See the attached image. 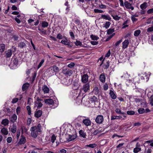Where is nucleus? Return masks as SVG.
<instances>
[{
  "instance_id": "f257e3e1",
  "label": "nucleus",
  "mask_w": 153,
  "mask_h": 153,
  "mask_svg": "<svg viewBox=\"0 0 153 153\" xmlns=\"http://www.w3.org/2000/svg\"><path fill=\"white\" fill-rule=\"evenodd\" d=\"M41 127L42 126L40 124H39L37 126H34L32 127L30 129L31 136L34 138L36 137L38 133L41 132Z\"/></svg>"
},
{
  "instance_id": "f03ea898",
  "label": "nucleus",
  "mask_w": 153,
  "mask_h": 153,
  "mask_svg": "<svg viewBox=\"0 0 153 153\" xmlns=\"http://www.w3.org/2000/svg\"><path fill=\"white\" fill-rule=\"evenodd\" d=\"M42 102H43V100L37 97L36 100L35 101V107H36L38 108H39L43 105Z\"/></svg>"
},
{
  "instance_id": "7ed1b4c3",
  "label": "nucleus",
  "mask_w": 153,
  "mask_h": 153,
  "mask_svg": "<svg viewBox=\"0 0 153 153\" xmlns=\"http://www.w3.org/2000/svg\"><path fill=\"white\" fill-rule=\"evenodd\" d=\"M104 121L103 117L102 115H97L95 119V121L97 124H102Z\"/></svg>"
},
{
  "instance_id": "20e7f679",
  "label": "nucleus",
  "mask_w": 153,
  "mask_h": 153,
  "mask_svg": "<svg viewBox=\"0 0 153 153\" xmlns=\"http://www.w3.org/2000/svg\"><path fill=\"white\" fill-rule=\"evenodd\" d=\"M48 70L50 71H51L53 73H55L56 74L58 73L59 71V68L56 65L50 67Z\"/></svg>"
},
{
  "instance_id": "39448f33",
  "label": "nucleus",
  "mask_w": 153,
  "mask_h": 153,
  "mask_svg": "<svg viewBox=\"0 0 153 153\" xmlns=\"http://www.w3.org/2000/svg\"><path fill=\"white\" fill-rule=\"evenodd\" d=\"M90 90V85L89 83H86L81 88V92L83 91L84 93H86L87 92L88 90Z\"/></svg>"
},
{
  "instance_id": "423d86ee",
  "label": "nucleus",
  "mask_w": 153,
  "mask_h": 153,
  "mask_svg": "<svg viewBox=\"0 0 153 153\" xmlns=\"http://www.w3.org/2000/svg\"><path fill=\"white\" fill-rule=\"evenodd\" d=\"M85 118L82 120V123L84 125L86 126H90L91 125V120L88 117Z\"/></svg>"
},
{
  "instance_id": "0eeeda50",
  "label": "nucleus",
  "mask_w": 153,
  "mask_h": 153,
  "mask_svg": "<svg viewBox=\"0 0 153 153\" xmlns=\"http://www.w3.org/2000/svg\"><path fill=\"white\" fill-rule=\"evenodd\" d=\"M88 80V76L87 74H85L81 76V81L84 83H87Z\"/></svg>"
},
{
  "instance_id": "6e6552de",
  "label": "nucleus",
  "mask_w": 153,
  "mask_h": 153,
  "mask_svg": "<svg viewBox=\"0 0 153 153\" xmlns=\"http://www.w3.org/2000/svg\"><path fill=\"white\" fill-rule=\"evenodd\" d=\"M124 4V6L126 8L128 9H131V10H134V7L132 6V5L131 4L129 3L128 1H125Z\"/></svg>"
},
{
  "instance_id": "1a4fd4ad",
  "label": "nucleus",
  "mask_w": 153,
  "mask_h": 153,
  "mask_svg": "<svg viewBox=\"0 0 153 153\" xmlns=\"http://www.w3.org/2000/svg\"><path fill=\"white\" fill-rule=\"evenodd\" d=\"M26 142V139L25 136L23 135H21L20 138L18 143L19 144H23L25 143Z\"/></svg>"
},
{
  "instance_id": "9d476101",
  "label": "nucleus",
  "mask_w": 153,
  "mask_h": 153,
  "mask_svg": "<svg viewBox=\"0 0 153 153\" xmlns=\"http://www.w3.org/2000/svg\"><path fill=\"white\" fill-rule=\"evenodd\" d=\"M76 137V136L74 135L68 134V135L67 137L66 138L68 142H70L74 140Z\"/></svg>"
},
{
  "instance_id": "9b49d317",
  "label": "nucleus",
  "mask_w": 153,
  "mask_h": 153,
  "mask_svg": "<svg viewBox=\"0 0 153 153\" xmlns=\"http://www.w3.org/2000/svg\"><path fill=\"white\" fill-rule=\"evenodd\" d=\"M83 118H86V117L79 115L75 119L74 121L75 122L78 121L81 123L82 122V120L84 119Z\"/></svg>"
},
{
  "instance_id": "f8f14e48",
  "label": "nucleus",
  "mask_w": 153,
  "mask_h": 153,
  "mask_svg": "<svg viewBox=\"0 0 153 153\" xmlns=\"http://www.w3.org/2000/svg\"><path fill=\"white\" fill-rule=\"evenodd\" d=\"M129 44V41L128 39L125 40L122 43L123 44V48L126 49L128 46Z\"/></svg>"
},
{
  "instance_id": "ddd939ff",
  "label": "nucleus",
  "mask_w": 153,
  "mask_h": 153,
  "mask_svg": "<svg viewBox=\"0 0 153 153\" xmlns=\"http://www.w3.org/2000/svg\"><path fill=\"white\" fill-rule=\"evenodd\" d=\"M29 86L30 84L28 82H26L24 84L22 87V91H26L28 89Z\"/></svg>"
},
{
  "instance_id": "4468645a",
  "label": "nucleus",
  "mask_w": 153,
  "mask_h": 153,
  "mask_svg": "<svg viewBox=\"0 0 153 153\" xmlns=\"http://www.w3.org/2000/svg\"><path fill=\"white\" fill-rule=\"evenodd\" d=\"M64 5L65 6H67V7L65 9V13L67 14L68 13V12L70 10V5L68 4V2L67 1L65 3Z\"/></svg>"
},
{
  "instance_id": "2eb2a0df",
  "label": "nucleus",
  "mask_w": 153,
  "mask_h": 153,
  "mask_svg": "<svg viewBox=\"0 0 153 153\" xmlns=\"http://www.w3.org/2000/svg\"><path fill=\"white\" fill-rule=\"evenodd\" d=\"M42 111L40 110H39L35 112L34 116L38 118L42 116Z\"/></svg>"
},
{
  "instance_id": "dca6fc26",
  "label": "nucleus",
  "mask_w": 153,
  "mask_h": 153,
  "mask_svg": "<svg viewBox=\"0 0 153 153\" xmlns=\"http://www.w3.org/2000/svg\"><path fill=\"white\" fill-rule=\"evenodd\" d=\"M42 90L44 94H47L49 93V89L46 85H44L42 87Z\"/></svg>"
},
{
  "instance_id": "f3484780",
  "label": "nucleus",
  "mask_w": 153,
  "mask_h": 153,
  "mask_svg": "<svg viewBox=\"0 0 153 153\" xmlns=\"http://www.w3.org/2000/svg\"><path fill=\"white\" fill-rule=\"evenodd\" d=\"M45 102L49 105H52L54 103V101L52 99H48L45 100Z\"/></svg>"
},
{
  "instance_id": "a211bd4d",
  "label": "nucleus",
  "mask_w": 153,
  "mask_h": 153,
  "mask_svg": "<svg viewBox=\"0 0 153 153\" xmlns=\"http://www.w3.org/2000/svg\"><path fill=\"white\" fill-rule=\"evenodd\" d=\"M6 56L7 58L10 57L12 55V51L10 49L8 50L6 52H5Z\"/></svg>"
},
{
  "instance_id": "6ab92c4d",
  "label": "nucleus",
  "mask_w": 153,
  "mask_h": 153,
  "mask_svg": "<svg viewBox=\"0 0 153 153\" xmlns=\"http://www.w3.org/2000/svg\"><path fill=\"white\" fill-rule=\"evenodd\" d=\"M72 73V71L69 69H66L64 71V74L66 75L70 76Z\"/></svg>"
},
{
  "instance_id": "aec40b11",
  "label": "nucleus",
  "mask_w": 153,
  "mask_h": 153,
  "mask_svg": "<svg viewBox=\"0 0 153 153\" xmlns=\"http://www.w3.org/2000/svg\"><path fill=\"white\" fill-rule=\"evenodd\" d=\"M100 79L102 82L104 83L105 82V76L104 74H102L100 75Z\"/></svg>"
},
{
  "instance_id": "412c9836",
  "label": "nucleus",
  "mask_w": 153,
  "mask_h": 153,
  "mask_svg": "<svg viewBox=\"0 0 153 153\" xmlns=\"http://www.w3.org/2000/svg\"><path fill=\"white\" fill-rule=\"evenodd\" d=\"M122 118V120H124V119L122 118V117L120 116H113L112 115L111 117V120H113L115 119L119 120Z\"/></svg>"
},
{
  "instance_id": "4be33fe9",
  "label": "nucleus",
  "mask_w": 153,
  "mask_h": 153,
  "mask_svg": "<svg viewBox=\"0 0 153 153\" xmlns=\"http://www.w3.org/2000/svg\"><path fill=\"white\" fill-rule=\"evenodd\" d=\"M101 18L105 20H107L109 21H110L111 20V18L110 17V16L109 15H102L101 17Z\"/></svg>"
},
{
  "instance_id": "5701e85b",
  "label": "nucleus",
  "mask_w": 153,
  "mask_h": 153,
  "mask_svg": "<svg viewBox=\"0 0 153 153\" xmlns=\"http://www.w3.org/2000/svg\"><path fill=\"white\" fill-rule=\"evenodd\" d=\"M147 7V4L146 2H144L140 6V8L143 10L146 9Z\"/></svg>"
},
{
  "instance_id": "b1692460",
  "label": "nucleus",
  "mask_w": 153,
  "mask_h": 153,
  "mask_svg": "<svg viewBox=\"0 0 153 153\" xmlns=\"http://www.w3.org/2000/svg\"><path fill=\"white\" fill-rule=\"evenodd\" d=\"M11 119L10 121L14 123L16 121L17 119V116L16 114H14L11 116Z\"/></svg>"
},
{
  "instance_id": "393cba45",
  "label": "nucleus",
  "mask_w": 153,
  "mask_h": 153,
  "mask_svg": "<svg viewBox=\"0 0 153 153\" xmlns=\"http://www.w3.org/2000/svg\"><path fill=\"white\" fill-rule=\"evenodd\" d=\"M61 42L62 44L65 45H69V42L68 41V39L67 38H65L62 39Z\"/></svg>"
},
{
  "instance_id": "a878e982",
  "label": "nucleus",
  "mask_w": 153,
  "mask_h": 153,
  "mask_svg": "<svg viewBox=\"0 0 153 153\" xmlns=\"http://www.w3.org/2000/svg\"><path fill=\"white\" fill-rule=\"evenodd\" d=\"M109 94L112 99H115L116 98L117 96L113 91L110 90Z\"/></svg>"
},
{
  "instance_id": "bb28decb",
  "label": "nucleus",
  "mask_w": 153,
  "mask_h": 153,
  "mask_svg": "<svg viewBox=\"0 0 153 153\" xmlns=\"http://www.w3.org/2000/svg\"><path fill=\"white\" fill-rule=\"evenodd\" d=\"M9 123V121L7 119H4L2 120L1 123L4 126L7 125Z\"/></svg>"
},
{
  "instance_id": "cd10ccee",
  "label": "nucleus",
  "mask_w": 153,
  "mask_h": 153,
  "mask_svg": "<svg viewBox=\"0 0 153 153\" xmlns=\"http://www.w3.org/2000/svg\"><path fill=\"white\" fill-rule=\"evenodd\" d=\"M1 131V133L4 135L7 134L8 133L7 129L5 128H2Z\"/></svg>"
},
{
  "instance_id": "c85d7f7f",
  "label": "nucleus",
  "mask_w": 153,
  "mask_h": 153,
  "mask_svg": "<svg viewBox=\"0 0 153 153\" xmlns=\"http://www.w3.org/2000/svg\"><path fill=\"white\" fill-rule=\"evenodd\" d=\"M5 45L4 44H1L0 45V52H3L5 50Z\"/></svg>"
},
{
  "instance_id": "c756f323",
  "label": "nucleus",
  "mask_w": 153,
  "mask_h": 153,
  "mask_svg": "<svg viewBox=\"0 0 153 153\" xmlns=\"http://www.w3.org/2000/svg\"><path fill=\"white\" fill-rule=\"evenodd\" d=\"M26 46L25 43L23 42H21L18 44V47L21 48H23Z\"/></svg>"
},
{
  "instance_id": "7c9ffc66",
  "label": "nucleus",
  "mask_w": 153,
  "mask_h": 153,
  "mask_svg": "<svg viewBox=\"0 0 153 153\" xmlns=\"http://www.w3.org/2000/svg\"><path fill=\"white\" fill-rule=\"evenodd\" d=\"M79 134H80V136L84 138H85L86 133L84 132L82 130H80L79 131Z\"/></svg>"
},
{
  "instance_id": "2f4dec72",
  "label": "nucleus",
  "mask_w": 153,
  "mask_h": 153,
  "mask_svg": "<svg viewBox=\"0 0 153 153\" xmlns=\"http://www.w3.org/2000/svg\"><path fill=\"white\" fill-rule=\"evenodd\" d=\"M42 26V27H47L48 26V23L45 21H42L41 23Z\"/></svg>"
},
{
  "instance_id": "473e14b6",
  "label": "nucleus",
  "mask_w": 153,
  "mask_h": 153,
  "mask_svg": "<svg viewBox=\"0 0 153 153\" xmlns=\"http://www.w3.org/2000/svg\"><path fill=\"white\" fill-rule=\"evenodd\" d=\"M90 100L91 102H96L97 101V99L95 96H93L90 98Z\"/></svg>"
},
{
  "instance_id": "72a5a7b5",
  "label": "nucleus",
  "mask_w": 153,
  "mask_h": 153,
  "mask_svg": "<svg viewBox=\"0 0 153 153\" xmlns=\"http://www.w3.org/2000/svg\"><path fill=\"white\" fill-rule=\"evenodd\" d=\"M111 23L109 22H106L103 25V27L106 29H107L109 27Z\"/></svg>"
},
{
  "instance_id": "f704fd0d",
  "label": "nucleus",
  "mask_w": 153,
  "mask_h": 153,
  "mask_svg": "<svg viewBox=\"0 0 153 153\" xmlns=\"http://www.w3.org/2000/svg\"><path fill=\"white\" fill-rule=\"evenodd\" d=\"M17 130V127L16 126L13 125V127L11 128V132L13 133H15Z\"/></svg>"
},
{
  "instance_id": "c9c22d12",
  "label": "nucleus",
  "mask_w": 153,
  "mask_h": 153,
  "mask_svg": "<svg viewBox=\"0 0 153 153\" xmlns=\"http://www.w3.org/2000/svg\"><path fill=\"white\" fill-rule=\"evenodd\" d=\"M90 38L92 40H97L99 39V37L93 34H91L90 35Z\"/></svg>"
},
{
  "instance_id": "e433bc0d",
  "label": "nucleus",
  "mask_w": 153,
  "mask_h": 153,
  "mask_svg": "<svg viewBox=\"0 0 153 153\" xmlns=\"http://www.w3.org/2000/svg\"><path fill=\"white\" fill-rule=\"evenodd\" d=\"M109 61H107L103 66V68L105 69H107L109 66Z\"/></svg>"
},
{
  "instance_id": "4c0bfd02",
  "label": "nucleus",
  "mask_w": 153,
  "mask_h": 153,
  "mask_svg": "<svg viewBox=\"0 0 153 153\" xmlns=\"http://www.w3.org/2000/svg\"><path fill=\"white\" fill-rule=\"evenodd\" d=\"M141 148L139 147H136L134 149L133 152L135 153H137L141 151Z\"/></svg>"
},
{
  "instance_id": "58836bf2",
  "label": "nucleus",
  "mask_w": 153,
  "mask_h": 153,
  "mask_svg": "<svg viewBox=\"0 0 153 153\" xmlns=\"http://www.w3.org/2000/svg\"><path fill=\"white\" fill-rule=\"evenodd\" d=\"M93 92L96 95L98 94L99 93V90L98 87H95L94 89Z\"/></svg>"
},
{
  "instance_id": "ea45409f",
  "label": "nucleus",
  "mask_w": 153,
  "mask_h": 153,
  "mask_svg": "<svg viewBox=\"0 0 153 153\" xmlns=\"http://www.w3.org/2000/svg\"><path fill=\"white\" fill-rule=\"evenodd\" d=\"M97 145L95 143L91 144L88 145H86L85 146L86 147H89L92 148H94L96 147Z\"/></svg>"
},
{
  "instance_id": "a19ab883",
  "label": "nucleus",
  "mask_w": 153,
  "mask_h": 153,
  "mask_svg": "<svg viewBox=\"0 0 153 153\" xmlns=\"http://www.w3.org/2000/svg\"><path fill=\"white\" fill-rule=\"evenodd\" d=\"M141 33V31L140 30H135L134 32V35L135 36H138Z\"/></svg>"
},
{
  "instance_id": "79ce46f5",
  "label": "nucleus",
  "mask_w": 153,
  "mask_h": 153,
  "mask_svg": "<svg viewBox=\"0 0 153 153\" xmlns=\"http://www.w3.org/2000/svg\"><path fill=\"white\" fill-rule=\"evenodd\" d=\"M22 133L23 134L24 132L27 134V129L25 126H22L21 127Z\"/></svg>"
},
{
  "instance_id": "37998d69",
  "label": "nucleus",
  "mask_w": 153,
  "mask_h": 153,
  "mask_svg": "<svg viewBox=\"0 0 153 153\" xmlns=\"http://www.w3.org/2000/svg\"><path fill=\"white\" fill-rule=\"evenodd\" d=\"M74 43L76 45L81 46L82 45V42L80 41L76 40V41L74 42Z\"/></svg>"
},
{
  "instance_id": "c03bdc74",
  "label": "nucleus",
  "mask_w": 153,
  "mask_h": 153,
  "mask_svg": "<svg viewBox=\"0 0 153 153\" xmlns=\"http://www.w3.org/2000/svg\"><path fill=\"white\" fill-rule=\"evenodd\" d=\"M114 31V28H110L107 30V33L108 34H111Z\"/></svg>"
},
{
  "instance_id": "a18cd8bd",
  "label": "nucleus",
  "mask_w": 153,
  "mask_h": 153,
  "mask_svg": "<svg viewBox=\"0 0 153 153\" xmlns=\"http://www.w3.org/2000/svg\"><path fill=\"white\" fill-rule=\"evenodd\" d=\"M138 112L139 114H143L145 113V110L143 108H140L138 110Z\"/></svg>"
},
{
  "instance_id": "49530a36",
  "label": "nucleus",
  "mask_w": 153,
  "mask_h": 153,
  "mask_svg": "<svg viewBox=\"0 0 153 153\" xmlns=\"http://www.w3.org/2000/svg\"><path fill=\"white\" fill-rule=\"evenodd\" d=\"M45 62V60L44 59H42L41 61L40 62L38 65L37 67V69H38L40 68L41 66L42 65L43 63Z\"/></svg>"
},
{
  "instance_id": "de8ad7c7",
  "label": "nucleus",
  "mask_w": 153,
  "mask_h": 153,
  "mask_svg": "<svg viewBox=\"0 0 153 153\" xmlns=\"http://www.w3.org/2000/svg\"><path fill=\"white\" fill-rule=\"evenodd\" d=\"M56 139V137L55 135L53 134L51 137V142H52V144L54 142Z\"/></svg>"
},
{
  "instance_id": "09e8293b",
  "label": "nucleus",
  "mask_w": 153,
  "mask_h": 153,
  "mask_svg": "<svg viewBox=\"0 0 153 153\" xmlns=\"http://www.w3.org/2000/svg\"><path fill=\"white\" fill-rule=\"evenodd\" d=\"M26 108L27 111H28V113L29 115L31 114V108L29 105H27L26 107Z\"/></svg>"
},
{
  "instance_id": "8fccbe9b",
  "label": "nucleus",
  "mask_w": 153,
  "mask_h": 153,
  "mask_svg": "<svg viewBox=\"0 0 153 153\" xmlns=\"http://www.w3.org/2000/svg\"><path fill=\"white\" fill-rule=\"evenodd\" d=\"M127 114L130 115H132L135 114V112L133 111H127Z\"/></svg>"
},
{
  "instance_id": "3c124183",
  "label": "nucleus",
  "mask_w": 153,
  "mask_h": 153,
  "mask_svg": "<svg viewBox=\"0 0 153 153\" xmlns=\"http://www.w3.org/2000/svg\"><path fill=\"white\" fill-rule=\"evenodd\" d=\"M74 23L78 25H79L80 24V20L77 19H75L74 21Z\"/></svg>"
},
{
  "instance_id": "603ef678",
  "label": "nucleus",
  "mask_w": 153,
  "mask_h": 153,
  "mask_svg": "<svg viewBox=\"0 0 153 153\" xmlns=\"http://www.w3.org/2000/svg\"><path fill=\"white\" fill-rule=\"evenodd\" d=\"M94 11L95 13H103L104 12V11L103 10L97 9H94Z\"/></svg>"
},
{
  "instance_id": "864d4df0",
  "label": "nucleus",
  "mask_w": 153,
  "mask_h": 153,
  "mask_svg": "<svg viewBox=\"0 0 153 153\" xmlns=\"http://www.w3.org/2000/svg\"><path fill=\"white\" fill-rule=\"evenodd\" d=\"M150 104L153 106V95L151 96L149 98Z\"/></svg>"
},
{
  "instance_id": "5fc2aeb1",
  "label": "nucleus",
  "mask_w": 153,
  "mask_h": 153,
  "mask_svg": "<svg viewBox=\"0 0 153 153\" xmlns=\"http://www.w3.org/2000/svg\"><path fill=\"white\" fill-rule=\"evenodd\" d=\"M124 144V143L119 144V145L117 146L116 148L117 149H121L122 148V147Z\"/></svg>"
},
{
  "instance_id": "6e6d98bb",
  "label": "nucleus",
  "mask_w": 153,
  "mask_h": 153,
  "mask_svg": "<svg viewBox=\"0 0 153 153\" xmlns=\"http://www.w3.org/2000/svg\"><path fill=\"white\" fill-rule=\"evenodd\" d=\"M148 14L153 13V8L149 9L147 11Z\"/></svg>"
},
{
  "instance_id": "4d7b16f0",
  "label": "nucleus",
  "mask_w": 153,
  "mask_h": 153,
  "mask_svg": "<svg viewBox=\"0 0 153 153\" xmlns=\"http://www.w3.org/2000/svg\"><path fill=\"white\" fill-rule=\"evenodd\" d=\"M113 18L115 20L117 21L119 20L120 18V16H118L117 15L113 16Z\"/></svg>"
},
{
  "instance_id": "13d9d810",
  "label": "nucleus",
  "mask_w": 153,
  "mask_h": 153,
  "mask_svg": "<svg viewBox=\"0 0 153 153\" xmlns=\"http://www.w3.org/2000/svg\"><path fill=\"white\" fill-rule=\"evenodd\" d=\"M75 65V63L74 62H71L68 65V66L69 68H71L73 67Z\"/></svg>"
},
{
  "instance_id": "bf43d9fd",
  "label": "nucleus",
  "mask_w": 153,
  "mask_h": 153,
  "mask_svg": "<svg viewBox=\"0 0 153 153\" xmlns=\"http://www.w3.org/2000/svg\"><path fill=\"white\" fill-rule=\"evenodd\" d=\"M70 35L71 36V38L72 39H74L75 38V36L73 33L71 31L69 32Z\"/></svg>"
},
{
  "instance_id": "052dcab7",
  "label": "nucleus",
  "mask_w": 153,
  "mask_h": 153,
  "mask_svg": "<svg viewBox=\"0 0 153 153\" xmlns=\"http://www.w3.org/2000/svg\"><path fill=\"white\" fill-rule=\"evenodd\" d=\"M75 125L76 126L78 127H80L81 126V123L79 122L78 123L77 122H75L74 121Z\"/></svg>"
},
{
  "instance_id": "680f3d73",
  "label": "nucleus",
  "mask_w": 153,
  "mask_h": 153,
  "mask_svg": "<svg viewBox=\"0 0 153 153\" xmlns=\"http://www.w3.org/2000/svg\"><path fill=\"white\" fill-rule=\"evenodd\" d=\"M12 140V138L11 137H8L7 139V141L8 143H10Z\"/></svg>"
},
{
  "instance_id": "e2e57ef3",
  "label": "nucleus",
  "mask_w": 153,
  "mask_h": 153,
  "mask_svg": "<svg viewBox=\"0 0 153 153\" xmlns=\"http://www.w3.org/2000/svg\"><path fill=\"white\" fill-rule=\"evenodd\" d=\"M100 132V131L99 130L96 129L93 132V134L94 135H96L97 134L99 133Z\"/></svg>"
},
{
  "instance_id": "0e129e2a",
  "label": "nucleus",
  "mask_w": 153,
  "mask_h": 153,
  "mask_svg": "<svg viewBox=\"0 0 153 153\" xmlns=\"http://www.w3.org/2000/svg\"><path fill=\"white\" fill-rule=\"evenodd\" d=\"M19 100V99L18 98H15L13 99L12 101V103H16Z\"/></svg>"
},
{
  "instance_id": "69168bd1",
  "label": "nucleus",
  "mask_w": 153,
  "mask_h": 153,
  "mask_svg": "<svg viewBox=\"0 0 153 153\" xmlns=\"http://www.w3.org/2000/svg\"><path fill=\"white\" fill-rule=\"evenodd\" d=\"M66 152L67 151L64 149H60L59 151V153H66Z\"/></svg>"
},
{
  "instance_id": "338daca9",
  "label": "nucleus",
  "mask_w": 153,
  "mask_h": 153,
  "mask_svg": "<svg viewBox=\"0 0 153 153\" xmlns=\"http://www.w3.org/2000/svg\"><path fill=\"white\" fill-rule=\"evenodd\" d=\"M91 43L93 45H97L98 43V42L94 41H92L91 42Z\"/></svg>"
},
{
  "instance_id": "774afa93",
  "label": "nucleus",
  "mask_w": 153,
  "mask_h": 153,
  "mask_svg": "<svg viewBox=\"0 0 153 153\" xmlns=\"http://www.w3.org/2000/svg\"><path fill=\"white\" fill-rule=\"evenodd\" d=\"M147 32H151L153 31V26L149 27L147 30Z\"/></svg>"
}]
</instances>
